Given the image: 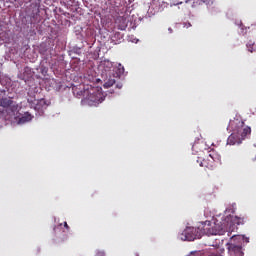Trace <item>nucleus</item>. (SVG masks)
<instances>
[{
  "label": "nucleus",
  "mask_w": 256,
  "mask_h": 256,
  "mask_svg": "<svg viewBox=\"0 0 256 256\" xmlns=\"http://www.w3.org/2000/svg\"><path fill=\"white\" fill-rule=\"evenodd\" d=\"M74 93L77 97H83L81 103L82 105H88V107H97L99 103L105 101V96H103L101 89L91 85H86L83 89L76 88Z\"/></svg>",
  "instance_id": "1"
},
{
  "label": "nucleus",
  "mask_w": 256,
  "mask_h": 256,
  "mask_svg": "<svg viewBox=\"0 0 256 256\" xmlns=\"http://www.w3.org/2000/svg\"><path fill=\"white\" fill-rule=\"evenodd\" d=\"M227 129L228 131L237 133V135H239L243 141L251 137V127L245 125V122L239 118L230 120Z\"/></svg>",
  "instance_id": "2"
},
{
  "label": "nucleus",
  "mask_w": 256,
  "mask_h": 256,
  "mask_svg": "<svg viewBox=\"0 0 256 256\" xmlns=\"http://www.w3.org/2000/svg\"><path fill=\"white\" fill-rule=\"evenodd\" d=\"M200 231L203 235H225L227 230L225 227L217 222L205 221L199 225Z\"/></svg>",
  "instance_id": "3"
},
{
  "label": "nucleus",
  "mask_w": 256,
  "mask_h": 256,
  "mask_svg": "<svg viewBox=\"0 0 256 256\" xmlns=\"http://www.w3.org/2000/svg\"><path fill=\"white\" fill-rule=\"evenodd\" d=\"M203 237V232H201V228L198 226L195 227H187L181 234V241H195V239H201Z\"/></svg>",
  "instance_id": "4"
},
{
  "label": "nucleus",
  "mask_w": 256,
  "mask_h": 256,
  "mask_svg": "<svg viewBox=\"0 0 256 256\" xmlns=\"http://www.w3.org/2000/svg\"><path fill=\"white\" fill-rule=\"evenodd\" d=\"M0 107H4V109H7V113H9V117L11 115H15V111H17V106L13 105V100H11L10 98L0 99Z\"/></svg>",
  "instance_id": "5"
},
{
  "label": "nucleus",
  "mask_w": 256,
  "mask_h": 256,
  "mask_svg": "<svg viewBox=\"0 0 256 256\" xmlns=\"http://www.w3.org/2000/svg\"><path fill=\"white\" fill-rule=\"evenodd\" d=\"M150 7L153 9L154 13H161L165 11L168 6L166 0H151Z\"/></svg>",
  "instance_id": "6"
},
{
  "label": "nucleus",
  "mask_w": 256,
  "mask_h": 256,
  "mask_svg": "<svg viewBox=\"0 0 256 256\" xmlns=\"http://www.w3.org/2000/svg\"><path fill=\"white\" fill-rule=\"evenodd\" d=\"M16 119L18 125H23L25 123H29V121H31V119H33V117L31 116V114H29V112L24 113L23 115L17 116V111H15V115H12L8 118V119Z\"/></svg>",
  "instance_id": "7"
},
{
  "label": "nucleus",
  "mask_w": 256,
  "mask_h": 256,
  "mask_svg": "<svg viewBox=\"0 0 256 256\" xmlns=\"http://www.w3.org/2000/svg\"><path fill=\"white\" fill-rule=\"evenodd\" d=\"M197 163H200V167H205V169H209L210 171H213V169L217 167V165H215V162H213V160L209 158V156H207L200 162L199 160H197Z\"/></svg>",
  "instance_id": "8"
},
{
  "label": "nucleus",
  "mask_w": 256,
  "mask_h": 256,
  "mask_svg": "<svg viewBox=\"0 0 256 256\" xmlns=\"http://www.w3.org/2000/svg\"><path fill=\"white\" fill-rule=\"evenodd\" d=\"M227 143L228 145H241L243 140L241 139V136L237 134V132L232 131L231 135L228 137Z\"/></svg>",
  "instance_id": "9"
},
{
  "label": "nucleus",
  "mask_w": 256,
  "mask_h": 256,
  "mask_svg": "<svg viewBox=\"0 0 256 256\" xmlns=\"http://www.w3.org/2000/svg\"><path fill=\"white\" fill-rule=\"evenodd\" d=\"M34 109L39 113H43V111L47 109V101H45V99L37 100Z\"/></svg>",
  "instance_id": "10"
},
{
  "label": "nucleus",
  "mask_w": 256,
  "mask_h": 256,
  "mask_svg": "<svg viewBox=\"0 0 256 256\" xmlns=\"http://www.w3.org/2000/svg\"><path fill=\"white\" fill-rule=\"evenodd\" d=\"M208 157L213 161L214 165L221 163V155L215 150H210Z\"/></svg>",
  "instance_id": "11"
},
{
  "label": "nucleus",
  "mask_w": 256,
  "mask_h": 256,
  "mask_svg": "<svg viewBox=\"0 0 256 256\" xmlns=\"http://www.w3.org/2000/svg\"><path fill=\"white\" fill-rule=\"evenodd\" d=\"M115 83V78H109L103 85L104 89H109V87H113Z\"/></svg>",
  "instance_id": "12"
},
{
  "label": "nucleus",
  "mask_w": 256,
  "mask_h": 256,
  "mask_svg": "<svg viewBox=\"0 0 256 256\" xmlns=\"http://www.w3.org/2000/svg\"><path fill=\"white\" fill-rule=\"evenodd\" d=\"M246 47L250 53H253L255 51V42L253 40H250L247 44Z\"/></svg>",
  "instance_id": "13"
},
{
  "label": "nucleus",
  "mask_w": 256,
  "mask_h": 256,
  "mask_svg": "<svg viewBox=\"0 0 256 256\" xmlns=\"http://www.w3.org/2000/svg\"><path fill=\"white\" fill-rule=\"evenodd\" d=\"M167 7H173L175 5H179L181 2L179 0H166Z\"/></svg>",
  "instance_id": "14"
},
{
  "label": "nucleus",
  "mask_w": 256,
  "mask_h": 256,
  "mask_svg": "<svg viewBox=\"0 0 256 256\" xmlns=\"http://www.w3.org/2000/svg\"><path fill=\"white\" fill-rule=\"evenodd\" d=\"M226 213H235V210L233 208H226Z\"/></svg>",
  "instance_id": "15"
},
{
  "label": "nucleus",
  "mask_w": 256,
  "mask_h": 256,
  "mask_svg": "<svg viewBox=\"0 0 256 256\" xmlns=\"http://www.w3.org/2000/svg\"><path fill=\"white\" fill-rule=\"evenodd\" d=\"M251 155H254V160H256V147L252 150Z\"/></svg>",
  "instance_id": "16"
},
{
  "label": "nucleus",
  "mask_w": 256,
  "mask_h": 256,
  "mask_svg": "<svg viewBox=\"0 0 256 256\" xmlns=\"http://www.w3.org/2000/svg\"><path fill=\"white\" fill-rule=\"evenodd\" d=\"M201 3H207V0H200V1L198 2V5H201Z\"/></svg>",
  "instance_id": "17"
},
{
  "label": "nucleus",
  "mask_w": 256,
  "mask_h": 256,
  "mask_svg": "<svg viewBox=\"0 0 256 256\" xmlns=\"http://www.w3.org/2000/svg\"><path fill=\"white\" fill-rule=\"evenodd\" d=\"M64 227L69 230V224L67 222H64Z\"/></svg>",
  "instance_id": "18"
},
{
  "label": "nucleus",
  "mask_w": 256,
  "mask_h": 256,
  "mask_svg": "<svg viewBox=\"0 0 256 256\" xmlns=\"http://www.w3.org/2000/svg\"><path fill=\"white\" fill-rule=\"evenodd\" d=\"M169 33H173V28H168Z\"/></svg>",
  "instance_id": "19"
},
{
  "label": "nucleus",
  "mask_w": 256,
  "mask_h": 256,
  "mask_svg": "<svg viewBox=\"0 0 256 256\" xmlns=\"http://www.w3.org/2000/svg\"><path fill=\"white\" fill-rule=\"evenodd\" d=\"M121 87H123V85L117 84V88H118V89H121Z\"/></svg>",
  "instance_id": "20"
},
{
  "label": "nucleus",
  "mask_w": 256,
  "mask_h": 256,
  "mask_svg": "<svg viewBox=\"0 0 256 256\" xmlns=\"http://www.w3.org/2000/svg\"><path fill=\"white\" fill-rule=\"evenodd\" d=\"M241 223H242L241 221L237 222L238 225H241Z\"/></svg>",
  "instance_id": "21"
}]
</instances>
